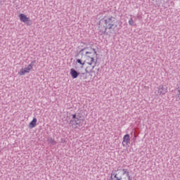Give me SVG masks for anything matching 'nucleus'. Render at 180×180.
Segmentation results:
<instances>
[{
  "mask_svg": "<svg viewBox=\"0 0 180 180\" xmlns=\"http://www.w3.org/2000/svg\"><path fill=\"white\" fill-rule=\"evenodd\" d=\"M101 22L105 24V30L108 29H112L116 22V18L112 15H106L102 20Z\"/></svg>",
  "mask_w": 180,
  "mask_h": 180,
  "instance_id": "nucleus-1",
  "label": "nucleus"
},
{
  "mask_svg": "<svg viewBox=\"0 0 180 180\" xmlns=\"http://www.w3.org/2000/svg\"><path fill=\"white\" fill-rule=\"evenodd\" d=\"M72 119L73 120H70V122L72 126H81V122H82L81 116L77 115V114H73Z\"/></svg>",
  "mask_w": 180,
  "mask_h": 180,
  "instance_id": "nucleus-2",
  "label": "nucleus"
},
{
  "mask_svg": "<svg viewBox=\"0 0 180 180\" xmlns=\"http://www.w3.org/2000/svg\"><path fill=\"white\" fill-rule=\"evenodd\" d=\"M155 95L157 96H161V95H165L167 94V87H165L164 85L161 84L160 85L157 89L155 91Z\"/></svg>",
  "mask_w": 180,
  "mask_h": 180,
  "instance_id": "nucleus-3",
  "label": "nucleus"
},
{
  "mask_svg": "<svg viewBox=\"0 0 180 180\" xmlns=\"http://www.w3.org/2000/svg\"><path fill=\"white\" fill-rule=\"evenodd\" d=\"M34 65V61H32L27 68H22L20 70L19 75H25V74L29 73L30 71H32L33 69V66Z\"/></svg>",
  "mask_w": 180,
  "mask_h": 180,
  "instance_id": "nucleus-4",
  "label": "nucleus"
},
{
  "mask_svg": "<svg viewBox=\"0 0 180 180\" xmlns=\"http://www.w3.org/2000/svg\"><path fill=\"white\" fill-rule=\"evenodd\" d=\"M86 56L87 58L86 60V64H88L89 65H91V70H94V68L96 67V62L95 61V59L94 58V57L88 55Z\"/></svg>",
  "mask_w": 180,
  "mask_h": 180,
  "instance_id": "nucleus-5",
  "label": "nucleus"
},
{
  "mask_svg": "<svg viewBox=\"0 0 180 180\" xmlns=\"http://www.w3.org/2000/svg\"><path fill=\"white\" fill-rule=\"evenodd\" d=\"M20 20L21 22H23V23H26L27 26H30L32 25V20H30V18H29L25 14H20L19 15Z\"/></svg>",
  "mask_w": 180,
  "mask_h": 180,
  "instance_id": "nucleus-6",
  "label": "nucleus"
},
{
  "mask_svg": "<svg viewBox=\"0 0 180 180\" xmlns=\"http://www.w3.org/2000/svg\"><path fill=\"white\" fill-rule=\"evenodd\" d=\"M120 171L122 172V176L121 177V180H131L130 173L128 172L127 169H122Z\"/></svg>",
  "mask_w": 180,
  "mask_h": 180,
  "instance_id": "nucleus-7",
  "label": "nucleus"
},
{
  "mask_svg": "<svg viewBox=\"0 0 180 180\" xmlns=\"http://www.w3.org/2000/svg\"><path fill=\"white\" fill-rule=\"evenodd\" d=\"M70 75L72 78L75 79V78H78V75H80L81 77H82V75H85V73H80L77 72L74 68L70 69Z\"/></svg>",
  "mask_w": 180,
  "mask_h": 180,
  "instance_id": "nucleus-8",
  "label": "nucleus"
},
{
  "mask_svg": "<svg viewBox=\"0 0 180 180\" xmlns=\"http://www.w3.org/2000/svg\"><path fill=\"white\" fill-rule=\"evenodd\" d=\"M130 144V135L126 134L123 137L122 146L124 147Z\"/></svg>",
  "mask_w": 180,
  "mask_h": 180,
  "instance_id": "nucleus-9",
  "label": "nucleus"
},
{
  "mask_svg": "<svg viewBox=\"0 0 180 180\" xmlns=\"http://www.w3.org/2000/svg\"><path fill=\"white\" fill-rule=\"evenodd\" d=\"M110 180H122V176H119L117 174L112 173Z\"/></svg>",
  "mask_w": 180,
  "mask_h": 180,
  "instance_id": "nucleus-10",
  "label": "nucleus"
},
{
  "mask_svg": "<svg viewBox=\"0 0 180 180\" xmlns=\"http://www.w3.org/2000/svg\"><path fill=\"white\" fill-rule=\"evenodd\" d=\"M36 123H37V119L33 118V120L31 121V122L29 124L30 129H33L34 127H36Z\"/></svg>",
  "mask_w": 180,
  "mask_h": 180,
  "instance_id": "nucleus-11",
  "label": "nucleus"
},
{
  "mask_svg": "<svg viewBox=\"0 0 180 180\" xmlns=\"http://www.w3.org/2000/svg\"><path fill=\"white\" fill-rule=\"evenodd\" d=\"M88 54H93V56H91V57H94V56H95V54H96V51L95 50V49L91 48L90 51L86 52V56H88Z\"/></svg>",
  "mask_w": 180,
  "mask_h": 180,
  "instance_id": "nucleus-12",
  "label": "nucleus"
},
{
  "mask_svg": "<svg viewBox=\"0 0 180 180\" xmlns=\"http://www.w3.org/2000/svg\"><path fill=\"white\" fill-rule=\"evenodd\" d=\"M48 141H49L50 144H51L52 146H56L57 144V141H56V140L52 137H49Z\"/></svg>",
  "mask_w": 180,
  "mask_h": 180,
  "instance_id": "nucleus-13",
  "label": "nucleus"
},
{
  "mask_svg": "<svg viewBox=\"0 0 180 180\" xmlns=\"http://www.w3.org/2000/svg\"><path fill=\"white\" fill-rule=\"evenodd\" d=\"M76 63H77L78 64H80V65L84 66V65H85V63H86V61L82 60L81 59H77Z\"/></svg>",
  "mask_w": 180,
  "mask_h": 180,
  "instance_id": "nucleus-14",
  "label": "nucleus"
},
{
  "mask_svg": "<svg viewBox=\"0 0 180 180\" xmlns=\"http://www.w3.org/2000/svg\"><path fill=\"white\" fill-rule=\"evenodd\" d=\"M128 23L129 26H133L134 25V21L133 20V18H130L128 21Z\"/></svg>",
  "mask_w": 180,
  "mask_h": 180,
  "instance_id": "nucleus-15",
  "label": "nucleus"
},
{
  "mask_svg": "<svg viewBox=\"0 0 180 180\" xmlns=\"http://www.w3.org/2000/svg\"><path fill=\"white\" fill-rule=\"evenodd\" d=\"M84 50H86V48H84V49H82V50L80 51V53H82V51H84Z\"/></svg>",
  "mask_w": 180,
  "mask_h": 180,
  "instance_id": "nucleus-16",
  "label": "nucleus"
},
{
  "mask_svg": "<svg viewBox=\"0 0 180 180\" xmlns=\"http://www.w3.org/2000/svg\"><path fill=\"white\" fill-rule=\"evenodd\" d=\"M85 71H86V73H88V70L86 69L85 70Z\"/></svg>",
  "mask_w": 180,
  "mask_h": 180,
  "instance_id": "nucleus-17",
  "label": "nucleus"
},
{
  "mask_svg": "<svg viewBox=\"0 0 180 180\" xmlns=\"http://www.w3.org/2000/svg\"><path fill=\"white\" fill-rule=\"evenodd\" d=\"M83 79H86V77H84Z\"/></svg>",
  "mask_w": 180,
  "mask_h": 180,
  "instance_id": "nucleus-18",
  "label": "nucleus"
},
{
  "mask_svg": "<svg viewBox=\"0 0 180 180\" xmlns=\"http://www.w3.org/2000/svg\"><path fill=\"white\" fill-rule=\"evenodd\" d=\"M0 153H1V150H0Z\"/></svg>",
  "mask_w": 180,
  "mask_h": 180,
  "instance_id": "nucleus-19",
  "label": "nucleus"
}]
</instances>
